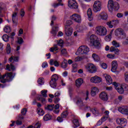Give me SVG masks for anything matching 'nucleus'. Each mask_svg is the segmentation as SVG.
I'll return each instance as SVG.
<instances>
[{
  "label": "nucleus",
  "mask_w": 128,
  "mask_h": 128,
  "mask_svg": "<svg viewBox=\"0 0 128 128\" xmlns=\"http://www.w3.org/2000/svg\"><path fill=\"white\" fill-rule=\"evenodd\" d=\"M57 44H54L53 47L50 48V50L51 52H58V46H60L62 48V46H64V40H60L58 41H57Z\"/></svg>",
  "instance_id": "6"
},
{
  "label": "nucleus",
  "mask_w": 128,
  "mask_h": 128,
  "mask_svg": "<svg viewBox=\"0 0 128 128\" xmlns=\"http://www.w3.org/2000/svg\"><path fill=\"white\" fill-rule=\"evenodd\" d=\"M110 52H114L115 54H118V52H119V50L118 48H116L114 46H111L110 48Z\"/></svg>",
  "instance_id": "39"
},
{
  "label": "nucleus",
  "mask_w": 128,
  "mask_h": 128,
  "mask_svg": "<svg viewBox=\"0 0 128 128\" xmlns=\"http://www.w3.org/2000/svg\"><path fill=\"white\" fill-rule=\"evenodd\" d=\"M58 32V26H56L55 27H53L52 28V30L51 31V34L54 36H56V32Z\"/></svg>",
  "instance_id": "26"
},
{
  "label": "nucleus",
  "mask_w": 128,
  "mask_h": 128,
  "mask_svg": "<svg viewBox=\"0 0 128 128\" xmlns=\"http://www.w3.org/2000/svg\"><path fill=\"white\" fill-rule=\"evenodd\" d=\"M90 82L94 84H100L102 82V78L98 76H94L91 78Z\"/></svg>",
  "instance_id": "14"
},
{
  "label": "nucleus",
  "mask_w": 128,
  "mask_h": 128,
  "mask_svg": "<svg viewBox=\"0 0 128 128\" xmlns=\"http://www.w3.org/2000/svg\"><path fill=\"white\" fill-rule=\"evenodd\" d=\"M76 104L80 106V108H86V104H84L82 98H78L76 102Z\"/></svg>",
  "instance_id": "22"
},
{
  "label": "nucleus",
  "mask_w": 128,
  "mask_h": 128,
  "mask_svg": "<svg viewBox=\"0 0 128 128\" xmlns=\"http://www.w3.org/2000/svg\"><path fill=\"white\" fill-rule=\"evenodd\" d=\"M108 10L111 12L114 10H118L120 9V4L118 2H114V0H109L108 4Z\"/></svg>",
  "instance_id": "2"
},
{
  "label": "nucleus",
  "mask_w": 128,
  "mask_h": 128,
  "mask_svg": "<svg viewBox=\"0 0 128 128\" xmlns=\"http://www.w3.org/2000/svg\"><path fill=\"white\" fill-rule=\"evenodd\" d=\"M4 30L6 34H8V32H12V29L10 26H6L4 28Z\"/></svg>",
  "instance_id": "36"
},
{
  "label": "nucleus",
  "mask_w": 128,
  "mask_h": 128,
  "mask_svg": "<svg viewBox=\"0 0 128 128\" xmlns=\"http://www.w3.org/2000/svg\"><path fill=\"white\" fill-rule=\"evenodd\" d=\"M115 35L116 36H120V38H126V34L124 32V30L120 28L116 30Z\"/></svg>",
  "instance_id": "5"
},
{
  "label": "nucleus",
  "mask_w": 128,
  "mask_h": 128,
  "mask_svg": "<svg viewBox=\"0 0 128 128\" xmlns=\"http://www.w3.org/2000/svg\"><path fill=\"white\" fill-rule=\"evenodd\" d=\"M38 84L42 86L44 84V78H40L38 79Z\"/></svg>",
  "instance_id": "42"
},
{
  "label": "nucleus",
  "mask_w": 128,
  "mask_h": 128,
  "mask_svg": "<svg viewBox=\"0 0 128 128\" xmlns=\"http://www.w3.org/2000/svg\"><path fill=\"white\" fill-rule=\"evenodd\" d=\"M111 38H112V34H110L105 37L104 40H106V42H110Z\"/></svg>",
  "instance_id": "50"
},
{
  "label": "nucleus",
  "mask_w": 128,
  "mask_h": 128,
  "mask_svg": "<svg viewBox=\"0 0 128 128\" xmlns=\"http://www.w3.org/2000/svg\"><path fill=\"white\" fill-rule=\"evenodd\" d=\"M50 84L51 88H56V82L51 80L50 82Z\"/></svg>",
  "instance_id": "32"
},
{
  "label": "nucleus",
  "mask_w": 128,
  "mask_h": 128,
  "mask_svg": "<svg viewBox=\"0 0 128 128\" xmlns=\"http://www.w3.org/2000/svg\"><path fill=\"white\" fill-rule=\"evenodd\" d=\"M124 76H125V77H124L125 80H126V82H128V72H126L125 73Z\"/></svg>",
  "instance_id": "60"
},
{
  "label": "nucleus",
  "mask_w": 128,
  "mask_h": 128,
  "mask_svg": "<svg viewBox=\"0 0 128 128\" xmlns=\"http://www.w3.org/2000/svg\"><path fill=\"white\" fill-rule=\"evenodd\" d=\"M112 85L114 86L116 90L119 94H122L124 92V86H118L116 82H114Z\"/></svg>",
  "instance_id": "9"
},
{
  "label": "nucleus",
  "mask_w": 128,
  "mask_h": 128,
  "mask_svg": "<svg viewBox=\"0 0 128 128\" xmlns=\"http://www.w3.org/2000/svg\"><path fill=\"white\" fill-rule=\"evenodd\" d=\"M24 14H25L24 10V9H22L20 12V14L21 16L22 17L24 16Z\"/></svg>",
  "instance_id": "62"
},
{
  "label": "nucleus",
  "mask_w": 128,
  "mask_h": 128,
  "mask_svg": "<svg viewBox=\"0 0 128 128\" xmlns=\"http://www.w3.org/2000/svg\"><path fill=\"white\" fill-rule=\"evenodd\" d=\"M112 44L114 46H115V48H120V43L116 42V40L112 42Z\"/></svg>",
  "instance_id": "44"
},
{
  "label": "nucleus",
  "mask_w": 128,
  "mask_h": 128,
  "mask_svg": "<svg viewBox=\"0 0 128 128\" xmlns=\"http://www.w3.org/2000/svg\"><path fill=\"white\" fill-rule=\"evenodd\" d=\"M12 50V48H10V44H7L6 47V52L8 54H10V52Z\"/></svg>",
  "instance_id": "45"
},
{
  "label": "nucleus",
  "mask_w": 128,
  "mask_h": 128,
  "mask_svg": "<svg viewBox=\"0 0 128 128\" xmlns=\"http://www.w3.org/2000/svg\"><path fill=\"white\" fill-rule=\"evenodd\" d=\"M61 52L62 54H66V48L62 49L61 50Z\"/></svg>",
  "instance_id": "64"
},
{
  "label": "nucleus",
  "mask_w": 128,
  "mask_h": 128,
  "mask_svg": "<svg viewBox=\"0 0 128 128\" xmlns=\"http://www.w3.org/2000/svg\"><path fill=\"white\" fill-rule=\"evenodd\" d=\"M20 60L19 56H11V57L9 58L8 60L10 62L14 60V62H18V60Z\"/></svg>",
  "instance_id": "25"
},
{
  "label": "nucleus",
  "mask_w": 128,
  "mask_h": 128,
  "mask_svg": "<svg viewBox=\"0 0 128 128\" xmlns=\"http://www.w3.org/2000/svg\"><path fill=\"white\" fill-rule=\"evenodd\" d=\"M91 44H92V46H94L95 48H97L98 50L100 48V42H98V40H96L94 42H92Z\"/></svg>",
  "instance_id": "20"
},
{
  "label": "nucleus",
  "mask_w": 128,
  "mask_h": 128,
  "mask_svg": "<svg viewBox=\"0 0 128 128\" xmlns=\"http://www.w3.org/2000/svg\"><path fill=\"white\" fill-rule=\"evenodd\" d=\"M95 31L96 34L100 36H106V34H108V30H106V27L102 26H96Z\"/></svg>",
  "instance_id": "3"
},
{
  "label": "nucleus",
  "mask_w": 128,
  "mask_h": 128,
  "mask_svg": "<svg viewBox=\"0 0 128 128\" xmlns=\"http://www.w3.org/2000/svg\"><path fill=\"white\" fill-rule=\"evenodd\" d=\"M54 106V104H48L46 106H45V109L47 110H52Z\"/></svg>",
  "instance_id": "35"
},
{
  "label": "nucleus",
  "mask_w": 128,
  "mask_h": 128,
  "mask_svg": "<svg viewBox=\"0 0 128 128\" xmlns=\"http://www.w3.org/2000/svg\"><path fill=\"white\" fill-rule=\"evenodd\" d=\"M61 66L62 68H68V60L64 59L61 64Z\"/></svg>",
  "instance_id": "29"
},
{
  "label": "nucleus",
  "mask_w": 128,
  "mask_h": 128,
  "mask_svg": "<svg viewBox=\"0 0 128 128\" xmlns=\"http://www.w3.org/2000/svg\"><path fill=\"white\" fill-rule=\"evenodd\" d=\"M42 95H40L37 98L38 100L42 101V102H46V98H42Z\"/></svg>",
  "instance_id": "47"
},
{
  "label": "nucleus",
  "mask_w": 128,
  "mask_h": 128,
  "mask_svg": "<svg viewBox=\"0 0 128 128\" xmlns=\"http://www.w3.org/2000/svg\"><path fill=\"white\" fill-rule=\"evenodd\" d=\"M90 52V48L86 46H80L77 50L79 54H86Z\"/></svg>",
  "instance_id": "4"
},
{
  "label": "nucleus",
  "mask_w": 128,
  "mask_h": 128,
  "mask_svg": "<svg viewBox=\"0 0 128 128\" xmlns=\"http://www.w3.org/2000/svg\"><path fill=\"white\" fill-rule=\"evenodd\" d=\"M16 126H22V120H18L16 122Z\"/></svg>",
  "instance_id": "52"
},
{
  "label": "nucleus",
  "mask_w": 128,
  "mask_h": 128,
  "mask_svg": "<svg viewBox=\"0 0 128 128\" xmlns=\"http://www.w3.org/2000/svg\"><path fill=\"white\" fill-rule=\"evenodd\" d=\"M72 24V21L70 20H67L66 22V24L65 25V28H68Z\"/></svg>",
  "instance_id": "43"
},
{
  "label": "nucleus",
  "mask_w": 128,
  "mask_h": 128,
  "mask_svg": "<svg viewBox=\"0 0 128 128\" xmlns=\"http://www.w3.org/2000/svg\"><path fill=\"white\" fill-rule=\"evenodd\" d=\"M72 72H78V64H72Z\"/></svg>",
  "instance_id": "33"
},
{
  "label": "nucleus",
  "mask_w": 128,
  "mask_h": 128,
  "mask_svg": "<svg viewBox=\"0 0 128 128\" xmlns=\"http://www.w3.org/2000/svg\"><path fill=\"white\" fill-rule=\"evenodd\" d=\"M16 76V73H12V72H7L4 74L2 76H0V80H1V82L4 84L8 82H12Z\"/></svg>",
  "instance_id": "1"
},
{
  "label": "nucleus",
  "mask_w": 128,
  "mask_h": 128,
  "mask_svg": "<svg viewBox=\"0 0 128 128\" xmlns=\"http://www.w3.org/2000/svg\"><path fill=\"white\" fill-rule=\"evenodd\" d=\"M58 80V76L56 74H54L52 76L51 80L56 82Z\"/></svg>",
  "instance_id": "38"
},
{
  "label": "nucleus",
  "mask_w": 128,
  "mask_h": 128,
  "mask_svg": "<svg viewBox=\"0 0 128 128\" xmlns=\"http://www.w3.org/2000/svg\"><path fill=\"white\" fill-rule=\"evenodd\" d=\"M42 124L40 122L36 123L34 126V128H40Z\"/></svg>",
  "instance_id": "54"
},
{
  "label": "nucleus",
  "mask_w": 128,
  "mask_h": 128,
  "mask_svg": "<svg viewBox=\"0 0 128 128\" xmlns=\"http://www.w3.org/2000/svg\"><path fill=\"white\" fill-rule=\"evenodd\" d=\"M90 44L94 42H95L96 40H98V36L94 35V34H92L90 36Z\"/></svg>",
  "instance_id": "27"
},
{
  "label": "nucleus",
  "mask_w": 128,
  "mask_h": 128,
  "mask_svg": "<svg viewBox=\"0 0 128 128\" xmlns=\"http://www.w3.org/2000/svg\"><path fill=\"white\" fill-rule=\"evenodd\" d=\"M108 116H106V115H104V116L102 117L101 118V120L104 122H106V120H108Z\"/></svg>",
  "instance_id": "58"
},
{
  "label": "nucleus",
  "mask_w": 128,
  "mask_h": 128,
  "mask_svg": "<svg viewBox=\"0 0 128 128\" xmlns=\"http://www.w3.org/2000/svg\"><path fill=\"white\" fill-rule=\"evenodd\" d=\"M65 34L67 36H72V28H65Z\"/></svg>",
  "instance_id": "18"
},
{
  "label": "nucleus",
  "mask_w": 128,
  "mask_h": 128,
  "mask_svg": "<svg viewBox=\"0 0 128 128\" xmlns=\"http://www.w3.org/2000/svg\"><path fill=\"white\" fill-rule=\"evenodd\" d=\"M97 92H98V89L96 87L92 88L91 90V95L92 96H94Z\"/></svg>",
  "instance_id": "24"
},
{
  "label": "nucleus",
  "mask_w": 128,
  "mask_h": 128,
  "mask_svg": "<svg viewBox=\"0 0 128 128\" xmlns=\"http://www.w3.org/2000/svg\"><path fill=\"white\" fill-rule=\"evenodd\" d=\"M100 98L104 102H106L108 100V94L104 92H102L100 94Z\"/></svg>",
  "instance_id": "15"
},
{
  "label": "nucleus",
  "mask_w": 128,
  "mask_h": 128,
  "mask_svg": "<svg viewBox=\"0 0 128 128\" xmlns=\"http://www.w3.org/2000/svg\"><path fill=\"white\" fill-rule=\"evenodd\" d=\"M91 112H92V114H94L95 116H98V114H100V112H98V110H96V108H94V109H92V110H91Z\"/></svg>",
  "instance_id": "40"
},
{
  "label": "nucleus",
  "mask_w": 128,
  "mask_h": 128,
  "mask_svg": "<svg viewBox=\"0 0 128 128\" xmlns=\"http://www.w3.org/2000/svg\"><path fill=\"white\" fill-rule=\"evenodd\" d=\"M87 14L88 16V20L90 22L92 20V9L88 8L87 11Z\"/></svg>",
  "instance_id": "23"
},
{
  "label": "nucleus",
  "mask_w": 128,
  "mask_h": 128,
  "mask_svg": "<svg viewBox=\"0 0 128 128\" xmlns=\"http://www.w3.org/2000/svg\"><path fill=\"white\" fill-rule=\"evenodd\" d=\"M106 56L108 58H114V54H108L106 55Z\"/></svg>",
  "instance_id": "57"
},
{
  "label": "nucleus",
  "mask_w": 128,
  "mask_h": 128,
  "mask_svg": "<svg viewBox=\"0 0 128 128\" xmlns=\"http://www.w3.org/2000/svg\"><path fill=\"white\" fill-rule=\"evenodd\" d=\"M101 66L102 68H104V70H106L108 68V66L106 63H102L101 64Z\"/></svg>",
  "instance_id": "59"
},
{
  "label": "nucleus",
  "mask_w": 128,
  "mask_h": 128,
  "mask_svg": "<svg viewBox=\"0 0 128 128\" xmlns=\"http://www.w3.org/2000/svg\"><path fill=\"white\" fill-rule=\"evenodd\" d=\"M73 124H74V128H78V126H80V122H78V120L77 119H75L73 120Z\"/></svg>",
  "instance_id": "31"
},
{
  "label": "nucleus",
  "mask_w": 128,
  "mask_h": 128,
  "mask_svg": "<svg viewBox=\"0 0 128 128\" xmlns=\"http://www.w3.org/2000/svg\"><path fill=\"white\" fill-rule=\"evenodd\" d=\"M18 44H22V42H24V40L22 39V38H18Z\"/></svg>",
  "instance_id": "56"
},
{
  "label": "nucleus",
  "mask_w": 128,
  "mask_h": 128,
  "mask_svg": "<svg viewBox=\"0 0 128 128\" xmlns=\"http://www.w3.org/2000/svg\"><path fill=\"white\" fill-rule=\"evenodd\" d=\"M8 34H5L4 35H3L2 36V40H4V42H8Z\"/></svg>",
  "instance_id": "46"
},
{
  "label": "nucleus",
  "mask_w": 128,
  "mask_h": 128,
  "mask_svg": "<svg viewBox=\"0 0 128 128\" xmlns=\"http://www.w3.org/2000/svg\"><path fill=\"white\" fill-rule=\"evenodd\" d=\"M118 124H120L122 126H126V118H118L116 120Z\"/></svg>",
  "instance_id": "12"
},
{
  "label": "nucleus",
  "mask_w": 128,
  "mask_h": 128,
  "mask_svg": "<svg viewBox=\"0 0 128 128\" xmlns=\"http://www.w3.org/2000/svg\"><path fill=\"white\" fill-rule=\"evenodd\" d=\"M68 115V111H65L62 114H61V118H66Z\"/></svg>",
  "instance_id": "41"
},
{
  "label": "nucleus",
  "mask_w": 128,
  "mask_h": 128,
  "mask_svg": "<svg viewBox=\"0 0 128 128\" xmlns=\"http://www.w3.org/2000/svg\"><path fill=\"white\" fill-rule=\"evenodd\" d=\"M70 18L71 20H74V22H80L82 20V17L76 14H72Z\"/></svg>",
  "instance_id": "11"
},
{
  "label": "nucleus",
  "mask_w": 128,
  "mask_h": 128,
  "mask_svg": "<svg viewBox=\"0 0 128 128\" xmlns=\"http://www.w3.org/2000/svg\"><path fill=\"white\" fill-rule=\"evenodd\" d=\"M98 20H108V14L106 12H102L101 14L96 16Z\"/></svg>",
  "instance_id": "13"
},
{
  "label": "nucleus",
  "mask_w": 128,
  "mask_h": 128,
  "mask_svg": "<svg viewBox=\"0 0 128 128\" xmlns=\"http://www.w3.org/2000/svg\"><path fill=\"white\" fill-rule=\"evenodd\" d=\"M107 26H108L109 28H112L114 26H112V22H108L106 23Z\"/></svg>",
  "instance_id": "61"
},
{
  "label": "nucleus",
  "mask_w": 128,
  "mask_h": 128,
  "mask_svg": "<svg viewBox=\"0 0 128 128\" xmlns=\"http://www.w3.org/2000/svg\"><path fill=\"white\" fill-rule=\"evenodd\" d=\"M52 116L50 114H46L44 116V120L46 122H48V120H52Z\"/></svg>",
  "instance_id": "30"
},
{
  "label": "nucleus",
  "mask_w": 128,
  "mask_h": 128,
  "mask_svg": "<svg viewBox=\"0 0 128 128\" xmlns=\"http://www.w3.org/2000/svg\"><path fill=\"white\" fill-rule=\"evenodd\" d=\"M118 110L120 112H121L122 114H126L128 116V108L126 106H122L118 108Z\"/></svg>",
  "instance_id": "10"
},
{
  "label": "nucleus",
  "mask_w": 128,
  "mask_h": 128,
  "mask_svg": "<svg viewBox=\"0 0 128 128\" xmlns=\"http://www.w3.org/2000/svg\"><path fill=\"white\" fill-rule=\"evenodd\" d=\"M28 112V110L26 108H24L21 110V114L22 116H26V112Z\"/></svg>",
  "instance_id": "49"
},
{
  "label": "nucleus",
  "mask_w": 128,
  "mask_h": 128,
  "mask_svg": "<svg viewBox=\"0 0 128 128\" xmlns=\"http://www.w3.org/2000/svg\"><path fill=\"white\" fill-rule=\"evenodd\" d=\"M112 67L111 68V70L113 72H115L116 70L118 69V62L114 60L113 62H112Z\"/></svg>",
  "instance_id": "17"
},
{
  "label": "nucleus",
  "mask_w": 128,
  "mask_h": 128,
  "mask_svg": "<svg viewBox=\"0 0 128 128\" xmlns=\"http://www.w3.org/2000/svg\"><path fill=\"white\" fill-rule=\"evenodd\" d=\"M72 4H75V6H76V0H68V6H72Z\"/></svg>",
  "instance_id": "28"
},
{
  "label": "nucleus",
  "mask_w": 128,
  "mask_h": 128,
  "mask_svg": "<svg viewBox=\"0 0 128 128\" xmlns=\"http://www.w3.org/2000/svg\"><path fill=\"white\" fill-rule=\"evenodd\" d=\"M92 58L95 62H100V57L96 54L94 53L92 54Z\"/></svg>",
  "instance_id": "34"
},
{
  "label": "nucleus",
  "mask_w": 128,
  "mask_h": 128,
  "mask_svg": "<svg viewBox=\"0 0 128 128\" xmlns=\"http://www.w3.org/2000/svg\"><path fill=\"white\" fill-rule=\"evenodd\" d=\"M84 59L82 58V57H80L78 56L76 58H75L74 60L75 62H80V60H82Z\"/></svg>",
  "instance_id": "53"
},
{
  "label": "nucleus",
  "mask_w": 128,
  "mask_h": 128,
  "mask_svg": "<svg viewBox=\"0 0 128 128\" xmlns=\"http://www.w3.org/2000/svg\"><path fill=\"white\" fill-rule=\"evenodd\" d=\"M18 13L16 12H14L12 14V21L14 26H17L18 24V18H16Z\"/></svg>",
  "instance_id": "16"
},
{
  "label": "nucleus",
  "mask_w": 128,
  "mask_h": 128,
  "mask_svg": "<svg viewBox=\"0 0 128 128\" xmlns=\"http://www.w3.org/2000/svg\"><path fill=\"white\" fill-rule=\"evenodd\" d=\"M102 10V2L99 0L95 1L93 5V10L94 12H100Z\"/></svg>",
  "instance_id": "7"
},
{
  "label": "nucleus",
  "mask_w": 128,
  "mask_h": 128,
  "mask_svg": "<svg viewBox=\"0 0 128 128\" xmlns=\"http://www.w3.org/2000/svg\"><path fill=\"white\" fill-rule=\"evenodd\" d=\"M24 115L22 114H19L18 116V120H24Z\"/></svg>",
  "instance_id": "55"
},
{
  "label": "nucleus",
  "mask_w": 128,
  "mask_h": 128,
  "mask_svg": "<svg viewBox=\"0 0 128 128\" xmlns=\"http://www.w3.org/2000/svg\"><path fill=\"white\" fill-rule=\"evenodd\" d=\"M46 92H48V90H42L41 91V94H42V96L44 98H46L48 96V94H46Z\"/></svg>",
  "instance_id": "48"
},
{
  "label": "nucleus",
  "mask_w": 128,
  "mask_h": 128,
  "mask_svg": "<svg viewBox=\"0 0 128 128\" xmlns=\"http://www.w3.org/2000/svg\"><path fill=\"white\" fill-rule=\"evenodd\" d=\"M85 68L91 74H94L96 72V67L94 65L92 64H88L86 66H85Z\"/></svg>",
  "instance_id": "8"
},
{
  "label": "nucleus",
  "mask_w": 128,
  "mask_h": 128,
  "mask_svg": "<svg viewBox=\"0 0 128 128\" xmlns=\"http://www.w3.org/2000/svg\"><path fill=\"white\" fill-rule=\"evenodd\" d=\"M104 76L106 80V82L108 84H112V77L110 76V75L105 74Z\"/></svg>",
  "instance_id": "19"
},
{
  "label": "nucleus",
  "mask_w": 128,
  "mask_h": 128,
  "mask_svg": "<svg viewBox=\"0 0 128 128\" xmlns=\"http://www.w3.org/2000/svg\"><path fill=\"white\" fill-rule=\"evenodd\" d=\"M46 66H48V62H44L42 63V68H46Z\"/></svg>",
  "instance_id": "63"
},
{
  "label": "nucleus",
  "mask_w": 128,
  "mask_h": 128,
  "mask_svg": "<svg viewBox=\"0 0 128 128\" xmlns=\"http://www.w3.org/2000/svg\"><path fill=\"white\" fill-rule=\"evenodd\" d=\"M37 112L39 116H44V110L40 108H37Z\"/></svg>",
  "instance_id": "37"
},
{
  "label": "nucleus",
  "mask_w": 128,
  "mask_h": 128,
  "mask_svg": "<svg viewBox=\"0 0 128 128\" xmlns=\"http://www.w3.org/2000/svg\"><path fill=\"white\" fill-rule=\"evenodd\" d=\"M69 8H74L75 10H76L77 8H78V2H76V4H73L72 6H70Z\"/></svg>",
  "instance_id": "51"
},
{
  "label": "nucleus",
  "mask_w": 128,
  "mask_h": 128,
  "mask_svg": "<svg viewBox=\"0 0 128 128\" xmlns=\"http://www.w3.org/2000/svg\"><path fill=\"white\" fill-rule=\"evenodd\" d=\"M84 80L82 78H79L76 80V85L77 88H80V86L82 84Z\"/></svg>",
  "instance_id": "21"
}]
</instances>
